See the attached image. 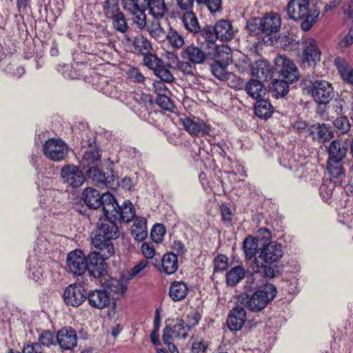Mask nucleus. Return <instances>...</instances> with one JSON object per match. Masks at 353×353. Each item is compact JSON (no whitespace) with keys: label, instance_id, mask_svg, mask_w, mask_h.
<instances>
[{"label":"nucleus","instance_id":"obj_1","mask_svg":"<svg viewBox=\"0 0 353 353\" xmlns=\"http://www.w3.org/2000/svg\"><path fill=\"white\" fill-rule=\"evenodd\" d=\"M283 255L282 245L275 241L268 243L261 249L259 256L254 259L253 271L261 276L274 278L279 273L277 265H270L280 260Z\"/></svg>","mask_w":353,"mask_h":353},{"label":"nucleus","instance_id":"obj_2","mask_svg":"<svg viewBox=\"0 0 353 353\" xmlns=\"http://www.w3.org/2000/svg\"><path fill=\"white\" fill-rule=\"evenodd\" d=\"M287 12L291 19L302 20L301 27L305 31L312 27L319 15V11L310 4L309 0H290Z\"/></svg>","mask_w":353,"mask_h":353},{"label":"nucleus","instance_id":"obj_3","mask_svg":"<svg viewBox=\"0 0 353 353\" xmlns=\"http://www.w3.org/2000/svg\"><path fill=\"white\" fill-rule=\"evenodd\" d=\"M113 218L105 216L98 223L95 233L92 236V243L95 248L108 250V247L113 248L112 240L119 236V228Z\"/></svg>","mask_w":353,"mask_h":353},{"label":"nucleus","instance_id":"obj_4","mask_svg":"<svg viewBox=\"0 0 353 353\" xmlns=\"http://www.w3.org/2000/svg\"><path fill=\"white\" fill-rule=\"evenodd\" d=\"M104 199L108 202L105 204V216L125 222L135 219V209L130 201H125L119 205L112 195H105Z\"/></svg>","mask_w":353,"mask_h":353},{"label":"nucleus","instance_id":"obj_5","mask_svg":"<svg viewBox=\"0 0 353 353\" xmlns=\"http://www.w3.org/2000/svg\"><path fill=\"white\" fill-rule=\"evenodd\" d=\"M276 295V287L272 284H266L251 296H246L245 306L252 312H260L275 298Z\"/></svg>","mask_w":353,"mask_h":353},{"label":"nucleus","instance_id":"obj_6","mask_svg":"<svg viewBox=\"0 0 353 353\" xmlns=\"http://www.w3.org/2000/svg\"><path fill=\"white\" fill-rule=\"evenodd\" d=\"M97 248L98 252H92L85 256L86 264H88L87 271L94 278H99L105 273L106 268L105 260L110 258L114 253V248L111 247H108V250Z\"/></svg>","mask_w":353,"mask_h":353},{"label":"nucleus","instance_id":"obj_7","mask_svg":"<svg viewBox=\"0 0 353 353\" xmlns=\"http://www.w3.org/2000/svg\"><path fill=\"white\" fill-rule=\"evenodd\" d=\"M281 19L276 14H267L263 18L248 23L247 28L250 34L271 35L281 27Z\"/></svg>","mask_w":353,"mask_h":353},{"label":"nucleus","instance_id":"obj_8","mask_svg":"<svg viewBox=\"0 0 353 353\" xmlns=\"http://www.w3.org/2000/svg\"><path fill=\"white\" fill-rule=\"evenodd\" d=\"M101 156H82L80 163L83 168H88L86 175L93 183L102 188L105 182V174L99 169Z\"/></svg>","mask_w":353,"mask_h":353},{"label":"nucleus","instance_id":"obj_9","mask_svg":"<svg viewBox=\"0 0 353 353\" xmlns=\"http://www.w3.org/2000/svg\"><path fill=\"white\" fill-rule=\"evenodd\" d=\"M188 329L185 328V321L180 319L173 326H166L163 332V341L171 353H179L174 344L176 339H185L188 336Z\"/></svg>","mask_w":353,"mask_h":353},{"label":"nucleus","instance_id":"obj_10","mask_svg":"<svg viewBox=\"0 0 353 353\" xmlns=\"http://www.w3.org/2000/svg\"><path fill=\"white\" fill-rule=\"evenodd\" d=\"M314 100L319 104L326 105L334 98V88L325 80H316L312 83L310 90Z\"/></svg>","mask_w":353,"mask_h":353},{"label":"nucleus","instance_id":"obj_11","mask_svg":"<svg viewBox=\"0 0 353 353\" xmlns=\"http://www.w3.org/2000/svg\"><path fill=\"white\" fill-rule=\"evenodd\" d=\"M275 70L284 79L290 83L296 81L299 78V70L294 62L284 55L275 59Z\"/></svg>","mask_w":353,"mask_h":353},{"label":"nucleus","instance_id":"obj_12","mask_svg":"<svg viewBox=\"0 0 353 353\" xmlns=\"http://www.w3.org/2000/svg\"><path fill=\"white\" fill-rule=\"evenodd\" d=\"M61 174L66 185L72 188L81 187L85 181L83 172L74 165L63 166L61 169Z\"/></svg>","mask_w":353,"mask_h":353},{"label":"nucleus","instance_id":"obj_13","mask_svg":"<svg viewBox=\"0 0 353 353\" xmlns=\"http://www.w3.org/2000/svg\"><path fill=\"white\" fill-rule=\"evenodd\" d=\"M179 122L183 125L185 130L192 136L199 137L210 134L211 128L210 125L201 119L183 117L180 118Z\"/></svg>","mask_w":353,"mask_h":353},{"label":"nucleus","instance_id":"obj_14","mask_svg":"<svg viewBox=\"0 0 353 353\" xmlns=\"http://www.w3.org/2000/svg\"><path fill=\"white\" fill-rule=\"evenodd\" d=\"M67 264L70 272L74 274L81 276L88 272L85 256L80 250H75L68 254Z\"/></svg>","mask_w":353,"mask_h":353},{"label":"nucleus","instance_id":"obj_15","mask_svg":"<svg viewBox=\"0 0 353 353\" xmlns=\"http://www.w3.org/2000/svg\"><path fill=\"white\" fill-rule=\"evenodd\" d=\"M63 297L66 305L78 307L85 301L86 296L83 285L72 284L65 288Z\"/></svg>","mask_w":353,"mask_h":353},{"label":"nucleus","instance_id":"obj_16","mask_svg":"<svg viewBox=\"0 0 353 353\" xmlns=\"http://www.w3.org/2000/svg\"><path fill=\"white\" fill-rule=\"evenodd\" d=\"M105 195H112L110 193H103L101 195L98 190L92 188H87L83 191V199L84 203L90 208L97 209L102 206L103 213L105 214V204L108 203L105 201Z\"/></svg>","mask_w":353,"mask_h":353},{"label":"nucleus","instance_id":"obj_17","mask_svg":"<svg viewBox=\"0 0 353 353\" xmlns=\"http://www.w3.org/2000/svg\"><path fill=\"white\" fill-rule=\"evenodd\" d=\"M56 340L60 347L63 350H70L77 344L76 332L70 327L61 328L56 334Z\"/></svg>","mask_w":353,"mask_h":353},{"label":"nucleus","instance_id":"obj_18","mask_svg":"<svg viewBox=\"0 0 353 353\" xmlns=\"http://www.w3.org/2000/svg\"><path fill=\"white\" fill-rule=\"evenodd\" d=\"M113 299L110 298V294L104 288L92 290L87 295L90 305L99 310L108 307Z\"/></svg>","mask_w":353,"mask_h":353},{"label":"nucleus","instance_id":"obj_19","mask_svg":"<svg viewBox=\"0 0 353 353\" xmlns=\"http://www.w3.org/2000/svg\"><path fill=\"white\" fill-rule=\"evenodd\" d=\"M211 55L194 44L187 46L182 52L183 59L194 64H203Z\"/></svg>","mask_w":353,"mask_h":353},{"label":"nucleus","instance_id":"obj_20","mask_svg":"<svg viewBox=\"0 0 353 353\" xmlns=\"http://www.w3.org/2000/svg\"><path fill=\"white\" fill-rule=\"evenodd\" d=\"M321 53L316 46V41L312 38H307L304 42L303 52V62L308 65H314L320 60Z\"/></svg>","mask_w":353,"mask_h":353},{"label":"nucleus","instance_id":"obj_21","mask_svg":"<svg viewBox=\"0 0 353 353\" xmlns=\"http://www.w3.org/2000/svg\"><path fill=\"white\" fill-rule=\"evenodd\" d=\"M245 320V310L241 307H236L230 311L227 319V324L230 330L238 331L243 327Z\"/></svg>","mask_w":353,"mask_h":353},{"label":"nucleus","instance_id":"obj_22","mask_svg":"<svg viewBox=\"0 0 353 353\" xmlns=\"http://www.w3.org/2000/svg\"><path fill=\"white\" fill-rule=\"evenodd\" d=\"M70 151L69 146L59 138H51L43 145L44 154H67Z\"/></svg>","mask_w":353,"mask_h":353},{"label":"nucleus","instance_id":"obj_23","mask_svg":"<svg viewBox=\"0 0 353 353\" xmlns=\"http://www.w3.org/2000/svg\"><path fill=\"white\" fill-rule=\"evenodd\" d=\"M251 73L257 78L268 81L272 77V66L265 60H258L250 65Z\"/></svg>","mask_w":353,"mask_h":353},{"label":"nucleus","instance_id":"obj_24","mask_svg":"<svg viewBox=\"0 0 353 353\" xmlns=\"http://www.w3.org/2000/svg\"><path fill=\"white\" fill-rule=\"evenodd\" d=\"M214 32L221 41H230L234 36V30L227 20H220L214 25Z\"/></svg>","mask_w":353,"mask_h":353},{"label":"nucleus","instance_id":"obj_25","mask_svg":"<svg viewBox=\"0 0 353 353\" xmlns=\"http://www.w3.org/2000/svg\"><path fill=\"white\" fill-rule=\"evenodd\" d=\"M131 231L132 236L137 241H143L148 236L146 219L142 216L136 217Z\"/></svg>","mask_w":353,"mask_h":353},{"label":"nucleus","instance_id":"obj_26","mask_svg":"<svg viewBox=\"0 0 353 353\" xmlns=\"http://www.w3.org/2000/svg\"><path fill=\"white\" fill-rule=\"evenodd\" d=\"M345 156H329L327 169L333 177L338 178L344 173L343 160Z\"/></svg>","mask_w":353,"mask_h":353},{"label":"nucleus","instance_id":"obj_27","mask_svg":"<svg viewBox=\"0 0 353 353\" xmlns=\"http://www.w3.org/2000/svg\"><path fill=\"white\" fill-rule=\"evenodd\" d=\"M187 284L182 281H174L171 283L169 295L173 301L183 300L188 294Z\"/></svg>","mask_w":353,"mask_h":353},{"label":"nucleus","instance_id":"obj_28","mask_svg":"<svg viewBox=\"0 0 353 353\" xmlns=\"http://www.w3.org/2000/svg\"><path fill=\"white\" fill-rule=\"evenodd\" d=\"M247 94L252 98L259 100L266 93V90L260 81L251 79L245 86Z\"/></svg>","mask_w":353,"mask_h":353},{"label":"nucleus","instance_id":"obj_29","mask_svg":"<svg viewBox=\"0 0 353 353\" xmlns=\"http://www.w3.org/2000/svg\"><path fill=\"white\" fill-rule=\"evenodd\" d=\"M147 10L155 19L163 18L168 12L165 0H150Z\"/></svg>","mask_w":353,"mask_h":353},{"label":"nucleus","instance_id":"obj_30","mask_svg":"<svg viewBox=\"0 0 353 353\" xmlns=\"http://www.w3.org/2000/svg\"><path fill=\"white\" fill-rule=\"evenodd\" d=\"M163 271L167 274L174 273L178 269V259L175 254L168 253L163 256L161 260Z\"/></svg>","mask_w":353,"mask_h":353},{"label":"nucleus","instance_id":"obj_31","mask_svg":"<svg viewBox=\"0 0 353 353\" xmlns=\"http://www.w3.org/2000/svg\"><path fill=\"white\" fill-rule=\"evenodd\" d=\"M185 11L182 17L185 28L192 33L199 32L201 30V27L196 14L191 10Z\"/></svg>","mask_w":353,"mask_h":353},{"label":"nucleus","instance_id":"obj_32","mask_svg":"<svg viewBox=\"0 0 353 353\" xmlns=\"http://www.w3.org/2000/svg\"><path fill=\"white\" fill-rule=\"evenodd\" d=\"M230 63L221 62L215 61L211 65V71L213 75L221 81H225L230 79L231 73L227 70Z\"/></svg>","mask_w":353,"mask_h":353},{"label":"nucleus","instance_id":"obj_33","mask_svg":"<svg viewBox=\"0 0 353 353\" xmlns=\"http://www.w3.org/2000/svg\"><path fill=\"white\" fill-rule=\"evenodd\" d=\"M245 272L244 268L241 266H235L230 270L226 274L227 284L230 286H234L239 283L245 276Z\"/></svg>","mask_w":353,"mask_h":353},{"label":"nucleus","instance_id":"obj_34","mask_svg":"<svg viewBox=\"0 0 353 353\" xmlns=\"http://www.w3.org/2000/svg\"><path fill=\"white\" fill-rule=\"evenodd\" d=\"M103 288L110 294V298H113L114 294H123L127 290V288L116 279H110L105 281Z\"/></svg>","mask_w":353,"mask_h":353},{"label":"nucleus","instance_id":"obj_35","mask_svg":"<svg viewBox=\"0 0 353 353\" xmlns=\"http://www.w3.org/2000/svg\"><path fill=\"white\" fill-rule=\"evenodd\" d=\"M254 111L259 117L268 119L272 113V106L268 101L259 99L255 104Z\"/></svg>","mask_w":353,"mask_h":353},{"label":"nucleus","instance_id":"obj_36","mask_svg":"<svg viewBox=\"0 0 353 353\" xmlns=\"http://www.w3.org/2000/svg\"><path fill=\"white\" fill-rule=\"evenodd\" d=\"M132 44L135 50L143 55L150 52V50L152 49V45L150 42L143 35L137 36L134 39Z\"/></svg>","mask_w":353,"mask_h":353},{"label":"nucleus","instance_id":"obj_37","mask_svg":"<svg viewBox=\"0 0 353 353\" xmlns=\"http://www.w3.org/2000/svg\"><path fill=\"white\" fill-rule=\"evenodd\" d=\"M256 242L257 241L255 238L253 236H250L245 239L243 248L247 259H251L256 255V250L258 249V244Z\"/></svg>","mask_w":353,"mask_h":353},{"label":"nucleus","instance_id":"obj_38","mask_svg":"<svg viewBox=\"0 0 353 353\" xmlns=\"http://www.w3.org/2000/svg\"><path fill=\"white\" fill-rule=\"evenodd\" d=\"M288 83L290 82L286 79H274L272 87L273 96L279 98L287 94L288 92Z\"/></svg>","mask_w":353,"mask_h":353},{"label":"nucleus","instance_id":"obj_39","mask_svg":"<svg viewBox=\"0 0 353 353\" xmlns=\"http://www.w3.org/2000/svg\"><path fill=\"white\" fill-rule=\"evenodd\" d=\"M133 10H126L132 17V21L139 29H143L146 27V14L145 10L133 9Z\"/></svg>","mask_w":353,"mask_h":353},{"label":"nucleus","instance_id":"obj_40","mask_svg":"<svg viewBox=\"0 0 353 353\" xmlns=\"http://www.w3.org/2000/svg\"><path fill=\"white\" fill-rule=\"evenodd\" d=\"M147 30L150 35L156 40H163L166 34L160 23L157 20H154L147 27Z\"/></svg>","mask_w":353,"mask_h":353},{"label":"nucleus","instance_id":"obj_41","mask_svg":"<svg viewBox=\"0 0 353 353\" xmlns=\"http://www.w3.org/2000/svg\"><path fill=\"white\" fill-rule=\"evenodd\" d=\"M110 19H112V26L117 31L121 33H125L128 30L129 26L128 25L126 18L124 14L121 12Z\"/></svg>","mask_w":353,"mask_h":353},{"label":"nucleus","instance_id":"obj_42","mask_svg":"<svg viewBox=\"0 0 353 353\" xmlns=\"http://www.w3.org/2000/svg\"><path fill=\"white\" fill-rule=\"evenodd\" d=\"M214 58L216 61H221L224 63H231L230 49L226 46H216L214 50Z\"/></svg>","mask_w":353,"mask_h":353},{"label":"nucleus","instance_id":"obj_43","mask_svg":"<svg viewBox=\"0 0 353 353\" xmlns=\"http://www.w3.org/2000/svg\"><path fill=\"white\" fill-rule=\"evenodd\" d=\"M103 11L107 18H110L120 12L118 0H105L103 3Z\"/></svg>","mask_w":353,"mask_h":353},{"label":"nucleus","instance_id":"obj_44","mask_svg":"<svg viewBox=\"0 0 353 353\" xmlns=\"http://www.w3.org/2000/svg\"><path fill=\"white\" fill-rule=\"evenodd\" d=\"M165 37L174 48H181L184 44L183 37L173 29H170Z\"/></svg>","mask_w":353,"mask_h":353},{"label":"nucleus","instance_id":"obj_45","mask_svg":"<svg viewBox=\"0 0 353 353\" xmlns=\"http://www.w3.org/2000/svg\"><path fill=\"white\" fill-rule=\"evenodd\" d=\"M150 0H123V8L125 10L133 9L147 10Z\"/></svg>","mask_w":353,"mask_h":353},{"label":"nucleus","instance_id":"obj_46","mask_svg":"<svg viewBox=\"0 0 353 353\" xmlns=\"http://www.w3.org/2000/svg\"><path fill=\"white\" fill-rule=\"evenodd\" d=\"M333 123L336 130V132L339 134L347 133L351 128L349 119L345 116L336 118L333 121Z\"/></svg>","mask_w":353,"mask_h":353},{"label":"nucleus","instance_id":"obj_47","mask_svg":"<svg viewBox=\"0 0 353 353\" xmlns=\"http://www.w3.org/2000/svg\"><path fill=\"white\" fill-rule=\"evenodd\" d=\"M347 152V144L339 140L333 141L328 148L329 154H346Z\"/></svg>","mask_w":353,"mask_h":353},{"label":"nucleus","instance_id":"obj_48","mask_svg":"<svg viewBox=\"0 0 353 353\" xmlns=\"http://www.w3.org/2000/svg\"><path fill=\"white\" fill-rule=\"evenodd\" d=\"M154 72L155 75L164 82L171 83L174 80L173 74L168 68L163 65V63H162Z\"/></svg>","mask_w":353,"mask_h":353},{"label":"nucleus","instance_id":"obj_49","mask_svg":"<svg viewBox=\"0 0 353 353\" xmlns=\"http://www.w3.org/2000/svg\"><path fill=\"white\" fill-rule=\"evenodd\" d=\"M157 104L165 110L172 111L174 105L171 99L165 94V93L158 92V96L156 99Z\"/></svg>","mask_w":353,"mask_h":353},{"label":"nucleus","instance_id":"obj_50","mask_svg":"<svg viewBox=\"0 0 353 353\" xmlns=\"http://www.w3.org/2000/svg\"><path fill=\"white\" fill-rule=\"evenodd\" d=\"M143 62L145 65L152 70L154 72L163 63L155 54L148 52L144 54Z\"/></svg>","mask_w":353,"mask_h":353},{"label":"nucleus","instance_id":"obj_51","mask_svg":"<svg viewBox=\"0 0 353 353\" xmlns=\"http://www.w3.org/2000/svg\"><path fill=\"white\" fill-rule=\"evenodd\" d=\"M317 138L320 141H325L332 137L331 127L326 124L319 125L316 128Z\"/></svg>","mask_w":353,"mask_h":353},{"label":"nucleus","instance_id":"obj_52","mask_svg":"<svg viewBox=\"0 0 353 353\" xmlns=\"http://www.w3.org/2000/svg\"><path fill=\"white\" fill-rule=\"evenodd\" d=\"M201 320V315L196 311H192L187 314L185 321V328L188 329V332L190 330L199 324Z\"/></svg>","mask_w":353,"mask_h":353},{"label":"nucleus","instance_id":"obj_53","mask_svg":"<svg viewBox=\"0 0 353 353\" xmlns=\"http://www.w3.org/2000/svg\"><path fill=\"white\" fill-rule=\"evenodd\" d=\"M165 234V228L163 224H155L150 233L151 239L155 243H160L162 241L163 236Z\"/></svg>","mask_w":353,"mask_h":353},{"label":"nucleus","instance_id":"obj_54","mask_svg":"<svg viewBox=\"0 0 353 353\" xmlns=\"http://www.w3.org/2000/svg\"><path fill=\"white\" fill-rule=\"evenodd\" d=\"M353 44V30H350L349 32L344 35L338 42L337 49L341 52H345Z\"/></svg>","mask_w":353,"mask_h":353},{"label":"nucleus","instance_id":"obj_55","mask_svg":"<svg viewBox=\"0 0 353 353\" xmlns=\"http://www.w3.org/2000/svg\"><path fill=\"white\" fill-rule=\"evenodd\" d=\"M39 343L41 345L49 347L57 343L56 336L50 331L43 332L39 337Z\"/></svg>","mask_w":353,"mask_h":353},{"label":"nucleus","instance_id":"obj_56","mask_svg":"<svg viewBox=\"0 0 353 353\" xmlns=\"http://www.w3.org/2000/svg\"><path fill=\"white\" fill-rule=\"evenodd\" d=\"M279 163L284 168L295 171L297 170L301 165L296 161L294 156H281L279 159Z\"/></svg>","mask_w":353,"mask_h":353},{"label":"nucleus","instance_id":"obj_57","mask_svg":"<svg viewBox=\"0 0 353 353\" xmlns=\"http://www.w3.org/2000/svg\"><path fill=\"white\" fill-rule=\"evenodd\" d=\"M110 175L105 176V182L103 187H106L110 190H116L120 185L119 177L112 168H110Z\"/></svg>","mask_w":353,"mask_h":353},{"label":"nucleus","instance_id":"obj_58","mask_svg":"<svg viewBox=\"0 0 353 353\" xmlns=\"http://www.w3.org/2000/svg\"><path fill=\"white\" fill-rule=\"evenodd\" d=\"M201 34L206 41L213 46L218 39L216 32H214V26H206L201 30Z\"/></svg>","mask_w":353,"mask_h":353},{"label":"nucleus","instance_id":"obj_59","mask_svg":"<svg viewBox=\"0 0 353 353\" xmlns=\"http://www.w3.org/2000/svg\"><path fill=\"white\" fill-rule=\"evenodd\" d=\"M209 343L203 339H198L192 344V353H207Z\"/></svg>","mask_w":353,"mask_h":353},{"label":"nucleus","instance_id":"obj_60","mask_svg":"<svg viewBox=\"0 0 353 353\" xmlns=\"http://www.w3.org/2000/svg\"><path fill=\"white\" fill-rule=\"evenodd\" d=\"M228 259L225 255H218L214 260V270L215 272H222L228 267Z\"/></svg>","mask_w":353,"mask_h":353},{"label":"nucleus","instance_id":"obj_61","mask_svg":"<svg viewBox=\"0 0 353 353\" xmlns=\"http://www.w3.org/2000/svg\"><path fill=\"white\" fill-rule=\"evenodd\" d=\"M84 147L86 148L84 154H99V152H102V150H100L99 145L96 143L94 139H88L85 142Z\"/></svg>","mask_w":353,"mask_h":353},{"label":"nucleus","instance_id":"obj_62","mask_svg":"<svg viewBox=\"0 0 353 353\" xmlns=\"http://www.w3.org/2000/svg\"><path fill=\"white\" fill-rule=\"evenodd\" d=\"M177 68L186 76H193L195 71V68L191 65L190 61H179Z\"/></svg>","mask_w":353,"mask_h":353},{"label":"nucleus","instance_id":"obj_63","mask_svg":"<svg viewBox=\"0 0 353 353\" xmlns=\"http://www.w3.org/2000/svg\"><path fill=\"white\" fill-rule=\"evenodd\" d=\"M101 90L104 94L111 98L119 99L121 96L119 90L112 83H106Z\"/></svg>","mask_w":353,"mask_h":353},{"label":"nucleus","instance_id":"obj_64","mask_svg":"<svg viewBox=\"0 0 353 353\" xmlns=\"http://www.w3.org/2000/svg\"><path fill=\"white\" fill-rule=\"evenodd\" d=\"M133 99L140 106L147 108L148 105L152 104V99L150 95L143 93H137L133 96Z\"/></svg>","mask_w":353,"mask_h":353}]
</instances>
